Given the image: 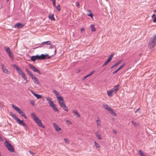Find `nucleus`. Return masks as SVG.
Segmentation results:
<instances>
[{"instance_id":"f257e3e1","label":"nucleus","mask_w":156,"mask_h":156,"mask_svg":"<svg viewBox=\"0 0 156 156\" xmlns=\"http://www.w3.org/2000/svg\"><path fill=\"white\" fill-rule=\"evenodd\" d=\"M31 116L33 119L36 122L37 125L40 127L42 128H44V126L42 124L41 121L34 113L31 114Z\"/></svg>"},{"instance_id":"f03ea898","label":"nucleus","mask_w":156,"mask_h":156,"mask_svg":"<svg viewBox=\"0 0 156 156\" xmlns=\"http://www.w3.org/2000/svg\"><path fill=\"white\" fill-rule=\"evenodd\" d=\"M12 66L15 68L17 71L18 73L21 75V76L24 80H26V81L25 83H27L28 81L27 78L26 77L25 74L22 71V70L19 68L15 64L12 65Z\"/></svg>"},{"instance_id":"7ed1b4c3","label":"nucleus","mask_w":156,"mask_h":156,"mask_svg":"<svg viewBox=\"0 0 156 156\" xmlns=\"http://www.w3.org/2000/svg\"><path fill=\"white\" fill-rule=\"evenodd\" d=\"M53 92L56 96L59 104L60 106L62 105L61 104H63L65 103L63 97L61 96V95L57 91L55 90H53Z\"/></svg>"},{"instance_id":"20e7f679","label":"nucleus","mask_w":156,"mask_h":156,"mask_svg":"<svg viewBox=\"0 0 156 156\" xmlns=\"http://www.w3.org/2000/svg\"><path fill=\"white\" fill-rule=\"evenodd\" d=\"M156 44V34L150 39L148 43V47L150 48H153Z\"/></svg>"},{"instance_id":"39448f33","label":"nucleus","mask_w":156,"mask_h":156,"mask_svg":"<svg viewBox=\"0 0 156 156\" xmlns=\"http://www.w3.org/2000/svg\"><path fill=\"white\" fill-rule=\"evenodd\" d=\"M11 116L13 117V118L15 119V120L16 121V122L20 125L23 126V127H25V129H26V128L27 127V125H26L25 123L23 121V120H21L19 119L17 117H16L15 115L14 114H12L11 115Z\"/></svg>"},{"instance_id":"423d86ee","label":"nucleus","mask_w":156,"mask_h":156,"mask_svg":"<svg viewBox=\"0 0 156 156\" xmlns=\"http://www.w3.org/2000/svg\"><path fill=\"white\" fill-rule=\"evenodd\" d=\"M5 145L8 150L10 152L13 153L14 152V150L12 146L7 141H5Z\"/></svg>"},{"instance_id":"0eeeda50","label":"nucleus","mask_w":156,"mask_h":156,"mask_svg":"<svg viewBox=\"0 0 156 156\" xmlns=\"http://www.w3.org/2000/svg\"><path fill=\"white\" fill-rule=\"evenodd\" d=\"M104 107L109 112V113L112 115H113L114 116H116V114L114 112L113 110L110 107H109L108 105L107 104H104L103 105Z\"/></svg>"},{"instance_id":"6e6552de","label":"nucleus","mask_w":156,"mask_h":156,"mask_svg":"<svg viewBox=\"0 0 156 156\" xmlns=\"http://www.w3.org/2000/svg\"><path fill=\"white\" fill-rule=\"evenodd\" d=\"M12 106L13 108L16 111L21 115L23 116L25 114L24 112L22 111L20 108L15 105L13 104H12Z\"/></svg>"},{"instance_id":"1a4fd4ad","label":"nucleus","mask_w":156,"mask_h":156,"mask_svg":"<svg viewBox=\"0 0 156 156\" xmlns=\"http://www.w3.org/2000/svg\"><path fill=\"white\" fill-rule=\"evenodd\" d=\"M119 85L117 84L113 87V88L110 90L114 93H116L119 90Z\"/></svg>"},{"instance_id":"9d476101","label":"nucleus","mask_w":156,"mask_h":156,"mask_svg":"<svg viewBox=\"0 0 156 156\" xmlns=\"http://www.w3.org/2000/svg\"><path fill=\"white\" fill-rule=\"evenodd\" d=\"M114 54V53H112L110 55V56L107 59V61H106L105 63L103 64V66L106 65L111 60L113 57V56Z\"/></svg>"},{"instance_id":"9b49d317","label":"nucleus","mask_w":156,"mask_h":156,"mask_svg":"<svg viewBox=\"0 0 156 156\" xmlns=\"http://www.w3.org/2000/svg\"><path fill=\"white\" fill-rule=\"evenodd\" d=\"M29 67L34 71L37 72L39 74H41V72L39 70L37 69L34 66L30 64L29 65Z\"/></svg>"},{"instance_id":"f8f14e48","label":"nucleus","mask_w":156,"mask_h":156,"mask_svg":"<svg viewBox=\"0 0 156 156\" xmlns=\"http://www.w3.org/2000/svg\"><path fill=\"white\" fill-rule=\"evenodd\" d=\"M41 59H49L51 58V56H49L47 54L44 55L42 54L40 55Z\"/></svg>"},{"instance_id":"ddd939ff","label":"nucleus","mask_w":156,"mask_h":156,"mask_svg":"<svg viewBox=\"0 0 156 156\" xmlns=\"http://www.w3.org/2000/svg\"><path fill=\"white\" fill-rule=\"evenodd\" d=\"M53 124V126L56 131L59 132L61 130V128H60L54 122Z\"/></svg>"},{"instance_id":"4468645a","label":"nucleus","mask_w":156,"mask_h":156,"mask_svg":"<svg viewBox=\"0 0 156 156\" xmlns=\"http://www.w3.org/2000/svg\"><path fill=\"white\" fill-rule=\"evenodd\" d=\"M24 25L20 23H18L14 25V27L16 28L20 29Z\"/></svg>"},{"instance_id":"2eb2a0df","label":"nucleus","mask_w":156,"mask_h":156,"mask_svg":"<svg viewBox=\"0 0 156 156\" xmlns=\"http://www.w3.org/2000/svg\"><path fill=\"white\" fill-rule=\"evenodd\" d=\"M47 101H48V103L49 104V106L54 103L53 101L51 100V99L50 97H47L46 98Z\"/></svg>"},{"instance_id":"dca6fc26","label":"nucleus","mask_w":156,"mask_h":156,"mask_svg":"<svg viewBox=\"0 0 156 156\" xmlns=\"http://www.w3.org/2000/svg\"><path fill=\"white\" fill-rule=\"evenodd\" d=\"M31 93L36 97L37 99H41L42 97V96L41 95L38 94H35L32 90H30Z\"/></svg>"},{"instance_id":"f3484780","label":"nucleus","mask_w":156,"mask_h":156,"mask_svg":"<svg viewBox=\"0 0 156 156\" xmlns=\"http://www.w3.org/2000/svg\"><path fill=\"white\" fill-rule=\"evenodd\" d=\"M51 42L50 41H47L45 42H42L41 44V45L39 46V47H42V46L44 45L45 44L51 45Z\"/></svg>"},{"instance_id":"a211bd4d","label":"nucleus","mask_w":156,"mask_h":156,"mask_svg":"<svg viewBox=\"0 0 156 156\" xmlns=\"http://www.w3.org/2000/svg\"><path fill=\"white\" fill-rule=\"evenodd\" d=\"M53 109L55 112H59V111L56 105L55 104H53L51 106H50Z\"/></svg>"},{"instance_id":"6ab92c4d","label":"nucleus","mask_w":156,"mask_h":156,"mask_svg":"<svg viewBox=\"0 0 156 156\" xmlns=\"http://www.w3.org/2000/svg\"><path fill=\"white\" fill-rule=\"evenodd\" d=\"M125 64H126L125 63L123 64L118 69L114 71L113 73V74H116L119 70L121 69L124 66H125Z\"/></svg>"},{"instance_id":"aec40b11","label":"nucleus","mask_w":156,"mask_h":156,"mask_svg":"<svg viewBox=\"0 0 156 156\" xmlns=\"http://www.w3.org/2000/svg\"><path fill=\"white\" fill-rule=\"evenodd\" d=\"M62 105L60 106L61 107H62L63 109L66 111L68 112V109L66 106L65 103L64 104H61Z\"/></svg>"},{"instance_id":"412c9836","label":"nucleus","mask_w":156,"mask_h":156,"mask_svg":"<svg viewBox=\"0 0 156 156\" xmlns=\"http://www.w3.org/2000/svg\"><path fill=\"white\" fill-rule=\"evenodd\" d=\"M114 93L111 90L107 91V94L108 95L109 97H111L113 95V93Z\"/></svg>"},{"instance_id":"4be33fe9","label":"nucleus","mask_w":156,"mask_h":156,"mask_svg":"<svg viewBox=\"0 0 156 156\" xmlns=\"http://www.w3.org/2000/svg\"><path fill=\"white\" fill-rule=\"evenodd\" d=\"M87 12V16H90L91 17H93V15L91 12V11L90 10H88Z\"/></svg>"},{"instance_id":"5701e85b","label":"nucleus","mask_w":156,"mask_h":156,"mask_svg":"<svg viewBox=\"0 0 156 156\" xmlns=\"http://www.w3.org/2000/svg\"><path fill=\"white\" fill-rule=\"evenodd\" d=\"M49 19H50L51 21L55 20V18L54 17V16L53 14H52L51 15H50L49 16Z\"/></svg>"},{"instance_id":"b1692460","label":"nucleus","mask_w":156,"mask_h":156,"mask_svg":"<svg viewBox=\"0 0 156 156\" xmlns=\"http://www.w3.org/2000/svg\"><path fill=\"white\" fill-rule=\"evenodd\" d=\"M98 132H96L95 133V134L96 136H97V138L100 140H101L102 139V138L101 136L100 135L98 134Z\"/></svg>"},{"instance_id":"393cba45","label":"nucleus","mask_w":156,"mask_h":156,"mask_svg":"<svg viewBox=\"0 0 156 156\" xmlns=\"http://www.w3.org/2000/svg\"><path fill=\"white\" fill-rule=\"evenodd\" d=\"M90 27L91 28L92 32H94L96 30L95 28L94 24H91L90 26Z\"/></svg>"},{"instance_id":"a878e982","label":"nucleus","mask_w":156,"mask_h":156,"mask_svg":"<svg viewBox=\"0 0 156 156\" xmlns=\"http://www.w3.org/2000/svg\"><path fill=\"white\" fill-rule=\"evenodd\" d=\"M138 153L141 156H147L146 155H145V154L141 150L139 151Z\"/></svg>"},{"instance_id":"bb28decb","label":"nucleus","mask_w":156,"mask_h":156,"mask_svg":"<svg viewBox=\"0 0 156 156\" xmlns=\"http://www.w3.org/2000/svg\"><path fill=\"white\" fill-rule=\"evenodd\" d=\"M25 70L30 76H31L33 74L32 73L31 71H29L28 69H26Z\"/></svg>"},{"instance_id":"cd10ccee","label":"nucleus","mask_w":156,"mask_h":156,"mask_svg":"<svg viewBox=\"0 0 156 156\" xmlns=\"http://www.w3.org/2000/svg\"><path fill=\"white\" fill-rule=\"evenodd\" d=\"M34 82L36 83H37V84H39L40 83L39 81L38 80V79L37 78H35L33 80Z\"/></svg>"},{"instance_id":"c85d7f7f","label":"nucleus","mask_w":156,"mask_h":156,"mask_svg":"<svg viewBox=\"0 0 156 156\" xmlns=\"http://www.w3.org/2000/svg\"><path fill=\"white\" fill-rule=\"evenodd\" d=\"M37 57L36 56H33L31 57V60L32 61H35Z\"/></svg>"},{"instance_id":"c756f323","label":"nucleus","mask_w":156,"mask_h":156,"mask_svg":"<svg viewBox=\"0 0 156 156\" xmlns=\"http://www.w3.org/2000/svg\"><path fill=\"white\" fill-rule=\"evenodd\" d=\"M4 48L6 51L7 53H8V52H9L11 51L9 47H4Z\"/></svg>"},{"instance_id":"7c9ffc66","label":"nucleus","mask_w":156,"mask_h":156,"mask_svg":"<svg viewBox=\"0 0 156 156\" xmlns=\"http://www.w3.org/2000/svg\"><path fill=\"white\" fill-rule=\"evenodd\" d=\"M3 72L5 73H6L7 74H9V72L8 71V70L6 69L5 68L3 70Z\"/></svg>"},{"instance_id":"2f4dec72","label":"nucleus","mask_w":156,"mask_h":156,"mask_svg":"<svg viewBox=\"0 0 156 156\" xmlns=\"http://www.w3.org/2000/svg\"><path fill=\"white\" fill-rule=\"evenodd\" d=\"M73 112L75 114V115H76V116L78 117H80V115L78 114V113L75 110H73Z\"/></svg>"},{"instance_id":"473e14b6","label":"nucleus","mask_w":156,"mask_h":156,"mask_svg":"<svg viewBox=\"0 0 156 156\" xmlns=\"http://www.w3.org/2000/svg\"><path fill=\"white\" fill-rule=\"evenodd\" d=\"M97 126H100L101 127V123L100 121L99 120H97L96 121Z\"/></svg>"},{"instance_id":"72a5a7b5","label":"nucleus","mask_w":156,"mask_h":156,"mask_svg":"<svg viewBox=\"0 0 156 156\" xmlns=\"http://www.w3.org/2000/svg\"><path fill=\"white\" fill-rule=\"evenodd\" d=\"M11 59L13 60L14 59V58L13 56V54L11 53L10 54L8 55Z\"/></svg>"},{"instance_id":"f704fd0d","label":"nucleus","mask_w":156,"mask_h":156,"mask_svg":"<svg viewBox=\"0 0 156 156\" xmlns=\"http://www.w3.org/2000/svg\"><path fill=\"white\" fill-rule=\"evenodd\" d=\"M132 124H133V125L135 126H137L138 125V124L137 123H136V122H135L133 121H132Z\"/></svg>"},{"instance_id":"c9c22d12","label":"nucleus","mask_w":156,"mask_h":156,"mask_svg":"<svg viewBox=\"0 0 156 156\" xmlns=\"http://www.w3.org/2000/svg\"><path fill=\"white\" fill-rule=\"evenodd\" d=\"M56 9L58 11H60V6L59 5H58L56 7Z\"/></svg>"},{"instance_id":"e433bc0d","label":"nucleus","mask_w":156,"mask_h":156,"mask_svg":"<svg viewBox=\"0 0 156 156\" xmlns=\"http://www.w3.org/2000/svg\"><path fill=\"white\" fill-rule=\"evenodd\" d=\"M94 144L96 147H100L99 144L98 143H96V142L95 141L94 142Z\"/></svg>"},{"instance_id":"4c0bfd02","label":"nucleus","mask_w":156,"mask_h":156,"mask_svg":"<svg viewBox=\"0 0 156 156\" xmlns=\"http://www.w3.org/2000/svg\"><path fill=\"white\" fill-rule=\"evenodd\" d=\"M64 140L65 142L67 144H68L69 143V140L68 139L65 138H64Z\"/></svg>"},{"instance_id":"58836bf2","label":"nucleus","mask_w":156,"mask_h":156,"mask_svg":"<svg viewBox=\"0 0 156 156\" xmlns=\"http://www.w3.org/2000/svg\"><path fill=\"white\" fill-rule=\"evenodd\" d=\"M121 62V60L119 61H118V62H117L115 64V66H117V65H118L120 64Z\"/></svg>"},{"instance_id":"ea45409f","label":"nucleus","mask_w":156,"mask_h":156,"mask_svg":"<svg viewBox=\"0 0 156 156\" xmlns=\"http://www.w3.org/2000/svg\"><path fill=\"white\" fill-rule=\"evenodd\" d=\"M32 78V79L34 80L35 78H37L36 76L33 74L31 75V76H30Z\"/></svg>"},{"instance_id":"a19ab883","label":"nucleus","mask_w":156,"mask_h":156,"mask_svg":"<svg viewBox=\"0 0 156 156\" xmlns=\"http://www.w3.org/2000/svg\"><path fill=\"white\" fill-rule=\"evenodd\" d=\"M36 56L37 57H36L37 59H39V60L41 59V57H40V55H36Z\"/></svg>"},{"instance_id":"79ce46f5","label":"nucleus","mask_w":156,"mask_h":156,"mask_svg":"<svg viewBox=\"0 0 156 156\" xmlns=\"http://www.w3.org/2000/svg\"><path fill=\"white\" fill-rule=\"evenodd\" d=\"M1 66L2 70L5 68V67L3 63H2L1 64Z\"/></svg>"},{"instance_id":"37998d69","label":"nucleus","mask_w":156,"mask_h":156,"mask_svg":"<svg viewBox=\"0 0 156 156\" xmlns=\"http://www.w3.org/2000/svg\"><path fill=\"white\" fill-rule=\"evenodd\" d=\"M52 2L53 6L54 7L55 6V0H53Z\"/></svg>"},{"instance_id":"c03bdc74","label":"nucleus","mask_w":156,"mask_h":156,"mask_svg":"<svg viewBox=\"0 0 156 156\" xmlns=\"http://www.w3.org/2000/svg\"><path fill=\"white\" fill-rule=\"evenodd\" d=\"M94 71H93L91 72L88 75V76H91V75H92L94 73Z\"/></svg>"},{"instance_id":"a18cd8bd","label":"nucleus","mask_w":156,"mask_h":156,"mask_svg":"<svg viewBox=\"0 0 156 156\" xmlns=\"http://www.w3.org/2000/svg\"><path fill=\"white\" fill-rule=\"evenodd\" d=\"M113 132L115 134H116L117 133L116 130L115 129H113Z\"/></svg>"},{"instance_id":"49530a36","label":"nucleus","mask_w":156,"mask_h":156,"mask_svg":"<svg viewBox=\"0 0 156 156\" xmlns=\"http://www.w3.org/2000/svg\"><path fill=\"white\" fill-rule=\"evenodd\" d=\"M66 122L67 123L69 124H71V122L68 120H66Z\"/></svg>"},{"instance_id":"de8ad7c7","label":"nucleus","mask_w":156,"mask_h":156,"mask_svg":"<svg viewBox=\"0 0 156 156\" xmlns=\"http://www.w3.org/2000/svg\"><path fill=\"white\" fill-rule=\"evenodd\" d=\"M76 7L79 8L80 7L79 3V2H77L76 4Z\"/></svg>"},{"instance_id":"09e8293b","label":"nucleus","mask_w":156,"mask_h":156,"mask_svg":"<svg viewBox=\"0 0 156 156\" xmlns=\"http://www.w3.org/2000/svg\"><path fill=\"white\" fill-rule=\"evenodd\" d=\"M30 103L32 105H34V101H31Z\"/></svg>"},{"instance_id":"8fccbe9b","label":"nucleus","mask_w":156,"mask_h":156,"mask_svg":"<svg viewBox=\"0 0 156 156\" xmlns=\"http://www.w3.org/2000/svg\"><path fill=\"white\" fill-rule=\"evenodd\" d=\"M88 76H88V75H86V76H84L83 77V80H85V79L87 78V77H88Z\"/></svg>"},{"instance_id":"3c124183","label":"nucleus","mask_w":156,"mask_h":156,"mask_svg":"<svg viewBox=\"0 0 156 156\" xmlns=\"http://www.w3.org/2000/svg\"><path fill=\"white\" fill-rule=\"evenodd\" d=\"M50 46L49 47V48H50V49H52L54 47V46L51 45H51H50Z\"/></svg>"},{"instance_id":"603ef678","label":"nucleus","mask_w":156,"mask_h":156,"mask_svg":"<svg viewBox=\"0 0 156 156\" xmlns=\"http://www.w3.org/2000/svg\"><path fill=\"white\" fill-rule=\"evenodd\" d=\"M153 22L154 23H156V17H155L154 18Z\"/></svg>"},{"instance_id":"864d4df0","label":"nucleus","mask_w":156,"mask_h":156,"mask_svg":"<svg viewBox=\"0 0 156 156\" xmlns=\"http://www.w3.org/2000/svg\"><path fill=\"white\" fill-rule=\"evenodd\" d=\"M140 109H138L136 110L135 112H139V110H140Z\"/></svg>"},{"instance_id":"5fc2aeb1","label":"nucleus","mask_w":156,"mask_h":156,"mask_svg":"<svg viewBox=\"0 0 156 156\" xmlns=\"http://www.w3.org/2000/svg\"><path fill=\"white\" fill-rule=\"evenodd\" d=\"M12 53V52H11V51H9V52H8V53H7L8 54V55H9V54H11Z\"/></svg>"},{"instance_id":"6e6d98bb","label":"nucleus","mask_w":156,"mask_h":156,"mask_svg":"<svg viewBox=\"0 0 156 156\" xmlns=\"http://www.w3.org/2000/svg\"><path fill=\"white\" fill-rule=\"evenodd\" d=\"M85 29L83 28H82L81 29V31H84Z\"/></svg>"},{"instance_id":"4d7b16f0","label":"nucleus","mask_w":156,"mask_h":156,"mask_svg":"<svg viewBox=\"0 0 156 156\" xmlns=\"http://www.w3.org/2000/svg\"><path fill=\"white\" fill-rule=\"evenodd\" d=\"M24 117V118L26 119H27V117L25 114L23 116Z\"/></svg>"},{"instance_id":"13d9d810","label":"nucleus","mask_w":156,"mask_h":156,"mask_svg":"<svg viewBox=\"0 0 156 156\" xmlns=\"http://www.w3.org/2000/svg\"><path fill=\"white\" fill-rule=\"evenodd\" d=\"M116 66H115V64L112 66L111 67V69H112L114 67Z\"/></svg>"},{"instance_id":"bf43d9fd","label":"nucleus","mask_w":156,"mask_h":156,"mask_svg":"<svg viewBox=\"0 0 156 156\" xmlns=\"http://www.w3.org/2000/svg\"><path fill=\"white\" fill-rule=\"evenodd\" d=\"M155 16V14H153L152 16V18H153L154 16Z\"/></svg>"},{"instance_id":"052dcab7","label":"nucleus","mask_w":156,"mask_h":156,"mask_svg":"<svg viewBox=\"0 0 156 156\" xmlns=\"http://www.w3.org/2000/svg\"><path fill=\"white\" fill-rule=\"evenodd\" d=\"M29 152H30V154H33V152L31 151H29Z\"/></svg>"},{"instance_id":"680f3d73","label":"nucleus","mask_w":156,"mask_h":156,"mask_svg":"<svg viewBox=\"0 0 156 156\" xmlns=\"http://www.w3.org/2000/svg\"><path fill=\"white\" fill-rule=\"evenodd\" d=\"M56 49H55V54L56 53Z\"/></svg>"},{"instance_id":"e2e57ef3","label":"nucleus","mask_w":156,"mask_h":156,"mask_svg":"<svg viewBox=\"0 0 156 156\" xmlns=\"http://www.w3.org/2000/svg\"><path fill=\"white\" fill-rule=\"evenodd\" d=\"M80 71V70H78V71L77 73H78Z\"/></svg>"},{"instance_id":"0e129e2a","label":"nucleus","mask_w":156,"mask_h":156,"mask_svg":"<svg viewBox=\"0 0 156 156\" xmlns=\"http://www.w3.org/2000/svg\"><path fill=\"white\" fill-rule=\"evenodd\" d=\"M154 12H156V10L154 11Z\"/></svg>"},{"instance_id":"69168bd1","label":"nucleus","mask_w":156,"mask_h":156,"mask_svg":"<svg viewBox=\"0 0 156 156\" xmlns=\"http://www.w3.org/2000/svg\"><path fill=\"white\" fill-rule=\"evenodd\" d=\"M1 106V103L0 102V107Z\"/></svg>"}]
</instances>
